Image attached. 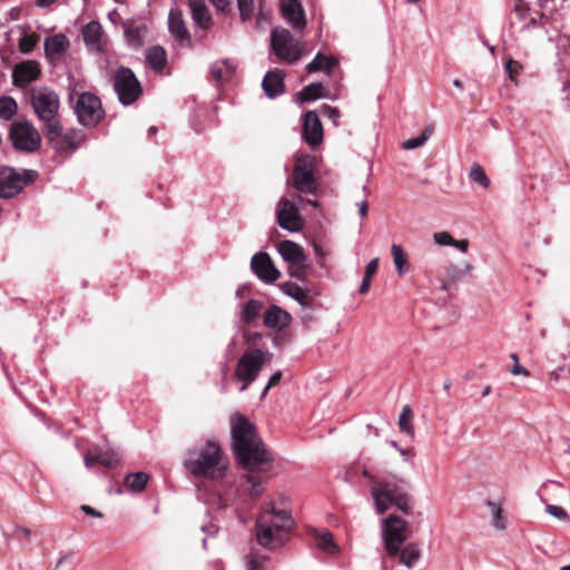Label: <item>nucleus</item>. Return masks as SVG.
Listing matches in <instances>:
<instances>
[{"label": "nucleus", "instance_id": "obj_1", "mask_svg": "<svg viewBox=\"0 0 570 570\" xmlns=\"http://www.w3.org/2000/svg\"><path fill=\"white\" fill-rule=\"evenodd\" d=\"M232 450L237 463L246 471H268L273 456L265 448L255 425L243 414L230 416Z\"/></svg>", "mask_w": 570, "mask_h": 570}, {"label": "nucleus", "instance_id": "obj_2", "mask_svg": "<svg viewBox=\"0 0 570 570\" xmlns=\"http://www.w3.org/2000/svg\"><path fill=\"white\" fill-rule=\"evenodd\" d=\"M184 466L195 478L219 480L227 473L228 461L218 442L208 440L186 451Z\"/></svg>", "mask_w": 570, "mask_h": 570}, {"label": "nucleus", "instance_id": "obj_3", "mask_svg": "<svg viewBox=\"0 0 570 570\" xmlns=\"http://www.w3.org/2000/svg\"><path fill=\"white\" fill-rule=\"evenodd\" d=\"M371 494L375 510L379 514L395 507L405 514L411 512V497L407 493V483L396 476H371Z\"/></svg>", "mask_w": 570, "mask_h": 570}, {"label": "nucleus", "instance_id": "obj_4", "mask_svg": "<svg viewBox=\"0 0 570 570\" xmlns=\"http://www.w3.org/2000/svg\"><path fill=\"white\" fill-rule=\"evenodd\" d=\"M30 104L40 122L47 140L57 137L60 129L58 119L60 99L56 91L48 87L40 88L31 94Z\"/></svg>", "mask_w": 570, "mask_h": 570}, {"label": "nucleus", "instance_id": "obj_5", "mask_svg": "<svg viewBox=\"0 0 570 570\" xmlns=\"http://www.w3.org/2000/svg\"><path fill=\"white\" fill-rule=\"evenodd\" d=\"M8 138L12 148L22 154H35L41 148L39 130L26 118L11 121Z\"/></svg>", "mask_w": 570, "mask_h": 570}, {"label": "nucleus", "instance_id": "obj_6", "mask_svg": "<svg viewBox=\"0 0 570 570\" xmlns=\"http://www.w3.org/2000/svg\"><path fill=\"white\" fill-rule=\"evenodd\" d=\"M271 357V353L259 348L248 350L240 356L235 370V377L243 382L240 392H244L257 379L259 372L269 362Z\"/></svg>", "mask_w": 570, "mask_h": 570}, {"label": "nucleus", "instance_id": "obj_7", "mask_svg": "<svg viewBox=\"0 0 570 570\" xmlns=\"http://www.w3.org/2000/svg\"><path fill=\"white\" fill-rule=\"evenodd\" d=\"M38 177V171L33 169L18 171L13 167H0V197L9 199L17 196L26 186L36 181Z\"/></svg>", "mask_w": 570, "mask_h": 570}, {"label": "nucleus", "instance_id": "obj_8", "mask_svg": "<svg viewBox=\"0 0 570 570\" xmlns=\"http://www.w3.org/2000/svg\"><path fill=\"white\" fill-rule=\"evenodd\" d=\"M407 522L395 514L382 519L381 535L384 549L390 557H396L407 540Z\"/></svg>", "mask_w": 570, "mask_h": 570}, {"label": "nucleus", "instance_id": "obj_9", "mask_svg": "<svg viewBox=\"0 0 570 570\" xmlns=\"http://www.w3.org/2000/svg\"><path fill=\"white\" fill-rule=\"evenodd\" d=\"M114 89L124 106L132 105L142 95V87L134 71L120 66L114 73Z\"/></svg>", "mask_w": 570, "mask_h": 570}, {"label": "nucleus", "instance_id": "obj_10", "mask_svg": "<svg viewBox=\"0 0 570 570\" xmlns=\"http://www.w3.org/2000/svg\"><path fill=\"white\" fill-rule=\"evenodd\" d=\"M271 48L279 60L291 63L298 61L303 56L301 41L296 40L289 30L285 28L272 29Z\"/></svg>", "mask_w": 570, "mask_h": 570}, {"label": "nucleus", "instance_id": "obj_11", "mask_svg": "<svg viewBox=\"0 0 570 570\" xmlns=\"http://www.w3.org/2000/svg\"><path fill=\"white\" fill-rule=\"evenodd\" d=\"M78 121L88 128H95L105 118L100 99L91 92H81L75 105Z\"/></svg>", "mask_w": 570, "mask_h": 570}, {"label": "nucleus", "instance_id": "obj_12", "mask_svg": "<svg viewBox=\"0 0 570 570\" xmlns=\"http://www.w3.org/2000/svg\"><path fill=\"white\" fill-rule=\"evenodd\" d=\"M544 14L540 9L531 8L524 0H518L510 16L512 28L518 31H528L542 24Z\"/></svg>", "mask_w": 570, "mask_h": 570}, {"label": "nucleus", "instance_id": "obj_13", "mask_svg": "<svg viewBox=\"0 0 570 570\" xmlns=\"http://www.w3.org/2000/svg\"><path fill=\"white\" fill-rule=\"evenodd\" d=\"M277 224L281 228L296 233L303 227V220L295 204L287 198H281L276 207Z\"/></svg>", "mask_w": 570, "mask_h": 570}, {"label": "nucleus", "instance_id": "obj_14", "mask_svg": "<svg viewBox=\"0 0 570 570\" xmlns=\"http://www.w3.org/2000/svg\"><path fill=\"white\" fill-rule=\"evenodd\" d=\"M250 269L258 279L266 284L276 282L281 276L279 271L273 264L269 255L264 252H259L252 257Z\"/></svg>", "mask_w": 570, "mask_h": 570}, {"label": "nucleus", "instance_id": "obj_15", "mask_svg": "<svg viewBox=\"0 0 570 570\" xmlns=\"http://www.w3.org/2000/svg\"><path fill=\"white\" fill-rule=\"evenodd\" d=\"M291 181L294 188L299 193L314 194L317 189L314 174L303 160H298L295 164Z\"/></svg>", "mask_w": 570, "mask_h": 570}, {"label": "nucleus", "instance_id": "obj_16", "mask_svg": "<svg viewBox=\"0 0 570 570\" xmlns=\"http://www.w3.org/2000/svg\"><path fill=\"white\" fill-rule=\"evenodd\" d=\"M41 75L40 66L35 60L17 63L12 70V83L17 88H26L38 80Z\"/></svg>", "mask_w": 570, "mask_h": 570}, {"label": "nucleus", "instance_id": "obj_17", "mask_svg": "<svg viewBox=\"0 0 570 570\" xmlns=\"http://www.w3.org/2000/svg\"><path fill=\"white\" fill-rule=\"evenodd\" d=\"M266 522V518H257L256 539L262 547L275 550L286 542V538H284L281 532L275 531L274 528H271V524L268 525Z\"/></svg>", "mask_w": 570, "mask_h": 570}, {"label": "nucleus", "instance_id": "obj_18", "mask_svg": "<svg viewBox=\"0 0 570 570\" xmlns=\"http://www.w3.org/2000/svg\"><path fill=\"white\" fill-rule=\"evenodd\" d=\"M85 132L80 129H72L63 132L60 124L59 134L52 140H48L58 153L73 151L85 141Z\"/></svg>", "mask_w": 570, "mask_h": 570}, {"label": "nucleus", "instance_id": "obj_19", "mask_svg": "<svg viewBox=\"0 0 570 570\" xmlns=\"http://www.w3.org/2000/svg\"><path fill=\"white\" fill-rule=\"evenodd\" d=\"M83 42L91 52H102L106 47V35L102 26L98 21H90L81 30Z\"/></svg>", "mask_w": 570, "mask_h": 570}, {"label": "nucleus", "instance_id": "obj_20", "mask_svg": "<svg viewBox=\"0 0 570 570\" xmlns=\"http://www.w3.org/2000/svg\"><path fill=\"white\" fill-rule=\"evenodd\" d=\"M279 9L293 29L303 30L306 27L305 11L299 0H281Z\"/></svg>", "mask_w": 570, "mask_h": 570}, {"label": "nucleus", "instance_id": "obj_21", "mask_svg": "<svg viewBox=\"0 0 570 570\" xmlns=\"http://www.w3.org/2000/svg\"><path fill=\"white\" fill-rule=\"evenodd\" d=\"M259 518H266L267 524L274 528L275 531L281 532L284 538H287V533L292 529L293 519L291 514L285 510H275L273 505L265 509Z\"/></svg>", "mask_w": 570, "mask_h": 570}, {"label": "nucleus", "instance_id": "obj_22", "mask_svg": "<svg viewBox=\"0 0 570 570\" xmlns=\"http://www.w3.org/2000/svg\"><path fill=\"white\" fill-rule=\"evenodd\" d=\"M263 323L269 330L282 332L291 325L292 315L278 305L273 304L264 312Z\"/></svg>", "mask_w": 570, "mask_h": 570}, {"label": "nucleus", "instance_id": "obj_23", "mask_svg": "<svg viewBox=\"0 0 570 570\" xmlns=\"http://www.w3.org/2000/svg\"><path fill=\"white\" fill-rule=\"evenodd\" d=\"M303 137L307 145L317 146L323 139V127L315 111H307L303 120Z\"/></svg>", "mask_w": 570, "mask_h": 570}, {"label": "nucleus", "instance_id": "obj_24", "mask_svg": "<svg viewBox=\"0 0 570 570\" xmlns=\"http://www.w3.org/2000/svg\"><path fill=\"white\" fill-rule=\"evenodd\" d=\"M284 78L285 73L279 69L269 70L266 72L262 81V88L268 98L274 99L284 92Z\"/></svg>", "mask_w": 570, "mask_h": 570}, {"label": "nucleus", "instance_id": "obj_25", "mask_svg": "<svg viewBox=\"0 0 570 570\" xmlns=\"http://www.w3.org/2000/svg\"><path fill=\"white\" fill-rule=\"evenodd\" d=\"M70 46L69 39L63 33H57L45 40V55L50 62L59 60Z\"/></svg>", "mask_w": 570, "mask_h": 570}, {"label": "nucleus", "instance_id": "obj_26", "mask_svg": "<svg viewBox=\"0 0 570 570\" xmlns=\"http://www.w3.org/2000/svg\"><path fill=\"white\" fill-rule=\"evenodd\" d=\"M188 4L195 26L208 30L213 26V19L205 0H188Z\"/></svg>", "mask_w": 570, "mask_h": 570}, {"label": "nucleus", "instance_id": "obj_27", "mask_svg": "<svg viewBox=\"0 0 570 570\" xmlns=\"http://www.w3.org/2000/svg\"><path fill=\"white\" fill-rule=\"evenodd\" d=\"M277 250L282 258L291 265L304 264L306 261V255L302 246L293 240L286 239L281 242L278 244Z\"/></svg>", "mask_w": 570, "mask_h": 570}, {"label": "nucleus", "instance_id": "obj_28", "mask_svg": "<svg viewBox=\"0 0 570 570\" xmlns=\"http://www.w3.org/2000/svg\"><path fill=\"white\" fill-rule=\"evenodd\" d=\"M168 30L180 42L189 41L190 35L179 9H171L168 14Z\"/></svg>", "mask_w": 570, "mask_h": 570}, {"label": "nucleus", "instance_id": "obj_29", "mask_svg": "<svg viewBox=\"0 0 570 570\" xmlns=\"http://www.w3.org/2000/svg\"><path fill=\"white\" fill-rule=\"evenodd\" d=\"M282 292L296 301L302 307L312 306V297L299 285L293 282H286L281 285Z\"/></svg>", "mask_w": 570, "mask_h": 570}, {"label": "nucleus", "instance_id": "obj_30", "mask_svg": "<svg viewBox=\"0 0 570 570\" xmlns=\"http://www.w3.org/2000/svg\"><path fill=\"white\" fill-rule=\"evenodd\" d=\"M146 61L148 66L159 72L166 67L167 53L161 46H153L146 50Z\"/></svg>", "mask_w": 570, "mask_h": 570}, {"label": "nucleus", "instance_id": "obj_31", "mask_svg": "<svg viewBox=\"0 0 570 570\" xmlns=\"http://www.w3.org/2000/svg\"><path fill=\"white\" fill-rule=\"evenodd\" d=\"M337 63V60L332 56H324L318 52L314 59L306 66V71L308 73H314L317 71H323L326 75L332 73L333 67Z\"/></svg>", "mask_w": 570, "mask_h": 570}, {"label": "nucleus", "instance_id": "obj_32", "mask_svg": "<svg viewBox=\"0 0 570 570\" xmlns=\"http://www.w3.org/2000/svg\"><path fill=\"white\" fill-rule=\"evenodd\" d=\"M234 72L235 65L228 59L216 61L210 66L212 78L216 81H229Z\"/></svg>", "mask_w": 570, "mask_h": 570}, {"label": "nucleus", "instance_id": "obj_33", "mask_svg": "<svg viewBox=\"0 0 570 570\" xmlns=\"http://www.w3.org/2000/svg\"><path fill=\"white\" fill-rule=\"evenodd\" d=\"M124 31L129 47L139 48L142 46V33L146 31L145 26L127 22L124 24Z\"/></svg>", "mask_w": 570, "mask_h": 570}, {"label": "nucleus", "instance_id": "obj_34", "mask_svg": "<svg viewBox=\"0 0 570 570\" xmlns=\"http://www.w3.org/2000/svg\"><path fill=\"white\" fill-rule=\"evenodd\" d=\"M397 556L400 557V563L411 569L421 558V550L416 543H409L404 548H400Z\"/></svg>", "mask_w": 570, "mask_h": 570}, {"label": "nucleus", "instance_id": "obj_35", "mask_svg": "<svg viewBox=\"0 0 570 570\" xmlns=\"http://www.w3.org/2000/svg\"><path fill=\"white\" fill-rule=\"evenodd\" d=\"M263 306V302L258 299H249L242 306L240 320L247 324L254 323L259 317Z\"/></svg>", "mask_w": 570, "mask_h": 570}, {"label": "nucleus", "instance_id": "obj_36", "mask_svg": "<svg viewBox=\"0 0 570 570\" xmlns=\"http://www.w3.org/2000/svg\"><path fill=\"white\" fill-rule=\"evenodd\" d=\"M323 97H325L323 85L320 82H313L297 92L296 100L298 104H304Z\"/></svg>", "mask_w": 570, "mask_h": 570}, {"label": "nucleus", "instance_id": "obj_37", "mask_svg": "<svg viewBox=\"0 0 570 570\" xmlns=\"http://www.w3.org/2000/svg\"><path fill=\"white\" fill-rule=\"evenodd\" d=\"M148 480L147 473L135 472L125 476V484L131 492L139 493L146 488Z\"/></svg>", "mask_w": 570, "mask_h": 570}, {"label": "nucleus", "instance_id": "obj_38", "mask_svg": "<svg viewBox=\"0 0 570 570\" xmlns=\"http://www.w3.org/2000/svg\"><path fill=\"white\" fill-rule=\"evenodd\" d=\"M18 104L11 96L0 97V119L11 121L18 112Z\"/></svg>", "mask_w": 570, "mask_h": 570}, {"label": "nucleus", "instance_id": "obj_39", "mask_svg": "<svg viewBox=\"0 0 570 570\" xmlns=\"http://www.w3.org/2000/svg\"><path fill=\"white\" fill-rule=\"evenodd\" d=\"M315 538L317 540L318 547L325 552L333 553L337 550L333 534L328 530L315 531Z\"/></svg>", "mask_w": 570, "mask_h": 570}, {"label": "nucleus", "instance_id": "obj_40", "mask_svg": "<svg viewBox=\"0 0 570 570\" xmlns=\"http://www.w3.org/2000/svg\"><path fill=\"white\" fill-rule=\"evenodd\" d=\"M391 253L393 256V263L395 265L397 274L400 276L404 275L407 271V259L405 253L403 252L402 247L396 244H393L391 246Z\"/></svg>", "mask_w": 570, "mask_h": 570}, {"label": "nucleus", "instance_id": "obj_41", "mask_svg": "<svg viewBox=\"0 0 570 570\" xmlns=\"http://www.w3.org/2000/svg\"><path fill=\"white\" fill-rule=\"evenodd\" d=\"M433 129L434 128L432 125L425 127L420 136L413 137V138H410V139H406L405 141H403L402 147L406 150H411V149H415V148L423 146L428 141L430 136L432 135Z\"/></svg>", "mask_w": 570, "mask_h": 570}, {"label": "nucleus", "instance_id": "obj_42", "mask_svg": "<svg viewBox=\"0 0 570 570\" xmlns=\"http://www.w3.org/2000/svg\"><path fill=\"white\" fill-rule=\"evenodd\" d=\"M412 417L413 412L410 405H404L399 417V428L401 432L406 433L407 435L414 434V428L411 423Z\"/></svg>", "mask_w": 570, "mask_h": 570}, {"label": "nucleus", "instance_id": "obj_43", "mask_svg": "<svg viewBox=\"0 0 570 570\" xmlns=\"http://www.w3.org/2000/svg\"><path fill=\"white\" fill-rule=\"evenodd\" d=\"M377 267H379V258H373L372 261H370L367 263L362 283L358 288V292L361 294H365L368 292L370 286H371V279H372L373 275L376 273Z\"/></svg>", "mask_w": 570, "mask_h": 570}, {"label": "nucleus", "instance_id": "obj_44", "mask_svg": "<svg viewBox=\"0 0 570 570\" xmlns=\"http://www.w3.org/2000/svg\"><path fill=\"white\" fill-rule=\"evenodd\" d=\"M268 557L258 552H250L245 556V564L247 570H265Z\"/></svg>", "mask_w": 570, "mask_h": 570}, {"label": "nucleus", "instance_id": "obj_45", "mask_svg": "<svg viewBox=\"0 0 570 570\" xmlns=\"http://www.w3.org/2000/svg\"><path fill=\"white\" fill-rule=\"evenodd\" d=\"M257 471H247L244 475L247 483H250L249 495L253 499H257L263 493L264 480L255 475Z\"/></svg>", "mask_w": 570, "mask_h": 570}, {"label": "nucleus", "instance_id": "obj_46", "mask_svg": "<svg viewBox=\"0 0 570 570\" xmlns=\"http://www.w3.org/2000/svg\"><path fill=\"white\" fill-rule=\"evenodd\" d=\"M120 455L115 451L96 452L97 463L106 468L117 466L120 462Z\"/></svg>", "mask_w": 570, "mask_h": 570}, {"label": "nucleus", "instance_id": "obj_47", "mask_svg": "<svg viewBox=\"0 0 570 570\" xmlns=\"http://www.w3.org/2000/svg\"><path fill=\"white\" fill-rule=\"evenodd\" d=\"M469 177L472 181L479 184L484 188H488L490 186V179L488 178L485 171L479 164H473L471 166Z\"/></svg>", "mask_w": 570, "mask_h": 570}, {"label": "nucleus", "instance_id": "obj_48", "mask_svg": "<svg viewBox=\"0 0 570 570\" xmlns=\"http://www.w3.org/2000/svg\"><path fill=\"white\" fill-rule=\"evenodd\" d=\"M4 538H16L21 541L22 548H26L31 542V530L21 525H14L12 534H4Z\"/></svg>", "mask_w": 570, "mask_h": 570}, {"label": "nucleus", "instance_id": "obj_49", "mask_svg": "<svg viewBox=\"0 0 570 570\" xmlns=\"http://www.w3.org/2000/svg\"><path fill=\"white\" fill-rule=\"evenodd\" d=\"M40 40V36L37 33L24 35L19 40V48L23 53L31 52Z\"/></svg>", "mask_w": 570, "mask_h": 570}, {"label": "nucleus", "instance_id": "obj_50", "mask_svg": "<svg viewBox=\"0 0 570 570\" xmlns=\"http://www.w3.org/2000/svg\"><path fill=\"white\" fill-rule=\"evenodd\" d=\"M488 507L491 509L492 515H493V524L497 529H504L505 528V521L503 518L502 509L501 507L493 502L488 501Z\"/></svg>", "mask_w": 570, "mask_h": 570}, {"label": "nucleus", "instance_id": "obj_51", "mask_svg": "<svg viewBox=\"0 0 570 570\" xmlns=\"http://www.w3.org/2000/svg\"><path fill=\"white\" fill-rule=\"evenodd\" d=\"M237 6L242 20L250 19L254 11V0H237Z\"/></svg>", "mask_w": 570, "mask_h": 570}, {"label": "nucleus", "instance_id": "obj_52", "mask_svg": "<svg viewBox=\"0 0 570 570\" xmlns=\"http://www.w3.org/2000/svg\"><path fill=\"white\" fill-rule=\"evenodd\" d=\"M321 114L324 117H327L328 119H331L335 126L338 125V119H340L341 115H340V110L337 108L325 104L321 108Z\"/></svg>", "mask_w": 570, "mask_h": 570}, {"label": "nucleus", "instance_id": "obj_53", "mask_svg": "<svg viewBox=\"0 0 570 570\" xmlns=\"http://www.w3.org/2000/svg\"><path fill=\"white\" fill-rule=\"evenodd\" d=\"M433 239L440 246H452L454 244V238L448 232L435 233Z\"/></svg>", "mask_w": 570, "mask_h": 570}, {"label": "nucleus", "instance_id": "obj_54", "mask_svg": "<svg viewBox=\"0 0 570 570\" xmlns=\"http://www.w3.org/2000/svg\"><path fill=\"white\" fill-rule=\"evenodd\" d=\"M53 570H72V554L62 556L56 563Z\"/></svg>", "mask_w": 570, "mask_h": 570}, {"label": "nucleus", "instance_id": "obj_55", "mask_svg": "<svg viewBox=\"0 0 570 570\" xmlns=\"http://www.w3.org/2000/svg\"><path fill=\"white\" fill-rule=\"evenodd\" d=\"M288 272L292 277H295L299 281L305 279V277L307 275L306 267L303 264L292 265V267H289Z\"/></svg>", "mask_w": 570, "mask_h": 570}, {"label": "nucleus", "instance_id": "obj_56", "mask_svg": "<svg viewBox=\"0 0 570 570\" xmlns=\"http://www.w3.org/2000/svg\"><path fill=\"white\" fill-rule=\"evenodd\" d=\"M546 511L550 515H552V517H554V518H557L559 520H563L567 517V512L564 511V509L559 507V505L547 504L546 505Z\"/></svg>", "mask_w": 570, "mask_h": 570}, {"label": "nucleus", "instance_id": "obj_57", "mask_svg": "<svg viewBox=\"0 0 570 570\" xmlns=\"http://www.w3.org/2000/svg\"><path fill=\"white\" fill-rule=\"evenodd\" d=\"M283 376L282 371H276L268 380L267 385L262 392V396H265L268 393V390L275 385H277Z\"/></svg>", "mask_w": 570, "mask_h": 570}, {"label": "nucleus", "instance_id": "obj_58", "mask_svg": "<svg viewBox=\"0 0 570 570\" xmlns=\"http://www.w3.org/2000/svg\"><path fill=\"white\" fill-rule=\"evenodd\" d=\"M520 67V63L512 59L505 62L504 69L511 80H514V73L518 71Z\"/></svg>", "mask_w": 570, "mask_h": 570}, {"label": "nucleus", "instance_id": "obj_59", "mask_svg": "<svg viewBox=\"0 0 570 570\" xmlns=\"http://www.w3.org/2000/svg\"><path fill=\"white\" fill-rule=\"evenodd\" d=\"M210 2L219 11L226 12L230 10L232 0H210Z\"/></svg>", "mask_w": 570, "mask_h": 570}, {"label": "nucleus", "instance_id": "obj_60", "mask_svg": "<svg viewBox=\"0 0 570 570\" xmlns=\"http://www.w3.org/2000/svg\"><path fill=\"white\" fill-rule=\"evenodd\" d=\"M80 509L87 515L95 517V518H101L102 517V514L98 510L94 509L90 505L82 504L80 507Z\"/></svg>", "mask_w": 570, "mask_h": 570}, {"label": "nucleus", "instance_id": "obj_61", "mask_svg": "<svg viewBox=\"0 0 570 570\" xmlns=\"http://www.w3.org/2000/svg\"><path fill=\"white\" fill-rule=\"evenodd\" d=\"M83 462H85V466L87 469H91L97 463L96 453L95 454H91L90 452L86 453L83 455Z\"/></svg>", "mask_w": 570, "mask_h": 570}, {"label": "nucleus", "instance_id": "obj_62", "mask_svg": "<svg viewBox=\"0 0 570 570\" xmlns=\"http://www.w3.org/2000/svg\"><path fill=\"white\" fill-rule=\"evenodd\" d=\"M452 246L456 247L462 253H466L468 248H469V242L466 239H462V240L454 239V244H452Z\"/></svg>", "mask_w": 570, "mask_h": 570}, {"label": "nucleus", "instance_id": "obj_63", "mask_svg": "<svg viewBox=\"0 0 570 570\" xmlns=\"http://www.w3.org/2000/svg\"><path fill=\"white\" fill-rule=\"evenodd\" d=\"M510 372L513 374V375H519V374H523V375H529V372L519 365V362L515 363L511 368H510Z\"/></svg>", "mask_w": 570, "mask_h": 570}, {"label": "nucleus", "instance_id": "obj_64", "mask_svg": "<svg viewBox=\"0 0 570 570\" xmlns=\"http://www.w3.org/2000/svg\"><path fill=\"white\" fill-rule=\"evenodd\" d=\"M202 530L208 535H215L218 532V527L210 523L208 525H203Z\"/></svg>", "mask_w": 570, "mask_h": 570}]
</instances>
